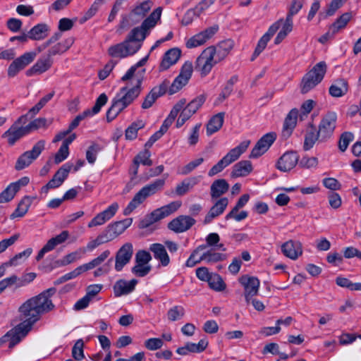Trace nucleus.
Here are the masks:
<instances>
[{"label":"nucleus","instance_id":"72a5a7b5","mask_svg":"<svg viewBox=\"0 0 361 361\" xmlns=\"http://www.w3.org/2000/svg\"><path fill=\"white\" fill-rule=\"evenodd\" d=\"M180 56V51L177 48L168 50L164 55L161 62L159 65V71H164L169 69L171 66L176 63Z\"/></svg>","mask_w":361,"mask_h":361},{"label":"nucleus","instance_id":"0e129e2a","mask_svg":"<svg viewBox=\"0 0 361 361\" xmlns=\"http://www.w3.org/2000/svg\"><path fill=\"white\" fill-rule=\"evenodd\" d=\"M49 124L47 123V120L46 118H38L29 123L26 127L30 134L34 130H37L41 128H47Z\"/></svg>","mask_w":361,"mask_h":361},{"label":"nucleus","instance_id":"09e8293b","mask_svg":"<svg viewBox=\"0 0 361 361\" xmlns=\"http://www.w3.org/2000/svg\"><path fill=\"white\" fill-rule=\"evenodd\" d=\"M145 126L143 121H136L130 124L125 132V136L127 140H135L137 136V131L142 129Z\"/></svg>","mask_w":361,"mask_h":361},{"label":"nucleus","instance_id":"4468645a","mask_svg":"<svg viewBox=\"0 0 361 361\" xmlns=\"http://www.w3.org/2000/svg\"><path fill=\"white\" fill-rule=\"evenodd\" d=\"M73 169V164L69 162L63 165L54 175L52 178L41 188L40 192L47 194L50 189L57 188L66 179L69 172Z\"/></svg>","mask_w":361,"mask_h":361},{"label":"nucleus","instance_id":"9d476101","mask_svg":"<svg viewBox=\"0 0 361 361\" xmlns=\"http://www.w3.org/2000/svg\"><path fill=\"white\" fill-rule=\"evenodd\" d=\"M26 123L27 115H22L3 134L2 137L7 138L10 145H13L21 137L29 134L26 126H24Z\"/></svg>","mask_w":361,"mask_h":361},{"label":"nucleus","instance_id":"6ab92c4d","mask_svg":"<svg viewBox=\"0 0 361 361\" xmlns=\"http://www.w3.org/2000/svg\"><path fill=\"white\" fill-rule=\"evenodd\" d=\"M30 182L27 176L22 177L16 182L10 183L6 189L0 193V203H6L11 201L21 188L26 186Z\"/></svg>","mask_w":361,"mask_h":361},{"label":"nucleus","instance_id":"5fc2aeb1","mask_svg":"<svg viewBox=\"0 0 361 361\" xmlns=\"http://www.w3.org/2000/svg\"><path fill=\"white\" fill-rule=\"evenodd\" d=\"M209 287L216 291H222L226 288V284L222 278L217 274H212L208 281Z\"/></svg>","mask_w":361,"mask_h":361},{"label":"nucleus","instance_id":"4d7b16f0","mask_svg":"<svg viewBox=\"0 0 361 361\" xmlns=\"http://www.w3.org/2000/svg\"><path fill=\"white\" fill-rule=\"evenodd\" d=\"M217 0H202L199 2L193 8L196 13V17H200L201 15L206 13L209 11L210 7Z\"/></svg>","mask_w":361,"mask_h":361},{"label":"nucleus","instance_id":"bb28decb","mask_svg":"<svg viewBox=\"0 0 361 361\" xmlns=\"http://www.w3.org/2000/svg\"><path fill=\"white\" fill-rule=\"evenodd\" d=\"M133 223L132 218H128L109 224L104 230L110 240L122 234Z\"/></svg>","mask_w":361,"mask_h":361},{"label":"nucleus","instance_id":"a19ab883","mask_svg":"<svg viewBox=\"0 0 361 361\" xmlns=\"http://www.w3.org/2000/svg\"><path fill=\"white\" fill-rule=\"evenodd\" d=\"M199 182L197 177H190L184 179L176 187V194L183 196L191 190Z\"/></svg>","mask_w":361,"mask_h":361},{"label":"nucleus","instance_id":"4be33fe9","mask_svg":"<svg viewBox=\"0 0 361 361\" xmlns=\"http://www.w3.org/2000/svg\"><path fill=\"white\" fill-rule=\"evenodd\" d=\"M299 161V156L293 151L285 152L278 160L276 167L282 172H288L295 167Z\"/></svg>","mask_w":361,"mask_h":361},{"label":"nucleus","instance_id":"20e7f679","mask_svg":"<svg viewBox=\"0 0 361 361\" xmlns=\"http://www.w3.org/2000/svg\"><path fill=\"white\" fill-rule=\"evenodd\" d=\"M165 185V179L159 178L143 186L133 197L123 210V214H130L136 208L142 204L147 198L161 191Z\"/></svg>","mask_w":361,"mask_h":361},{"label":"nucleus","instance_id":"e433bc0d","mask_svg":"<svg viewBox=\"0 0 361 361\" xmlns=\"http://www.w3.org/2000/svg\"><path fill=\"white\" fill-rule=\"evenodd\" d=\"M49 31V28L47 25L39 23L27 32V37H29V39L32 40H42L48 36Z\"/></svg>","mask_w":361,"mask_h":361},{"label":"nucleus","instance_id":"aec40b11","mask_svg":"<svg viewBox=\"0 0 361 361\" xmlns=\"http://www.w3.org/2000/svg\"><path fill=\"white\" fill-rule=\"evenodd\" d=\"M276 139V134L274 132L264 135L252 149L250 157L251 158H257L264 154L274 142Z\"/></svg>","mask_w":361,"mask_h":361},{"label":"nucleus","instance_id":"393cba45","mask_svg":"<svg viewBox=\"0 0 361 361\" xmlns=\"http://www.w3.org/2000/svg\"><path fill=\"white\" fill-rule=\"evenodd\" d=\"M282 20H279L272 24L268 29L267 32L259 39L257 47L255 49V51L252 56V60L253 61L256 57H257L266 48L268 42L271 39V38L274 35L276 31L280 28L281 23Z\"/></svg>","mask_w":361,"mask_h":361},{"label":"nucleus","instance_id":"f3484780","mask_svg":"<svg viewBox=\"0 0 361 361\" xmlns=\"http://www.w3.org/2000/svg\"><path fill=\"white\" fill-rule=\"evenodd\" d=\"M239 283L244 288L245 299L248 304L258 294L260 281L257 277L244 275L239 279Z\"/></svg>","mask_w":361,"mask_h":361},{"label":"nucleus","instance_id":"1a4fd4ad","mask_svg":"<svg viewBox=\"0 0 361 361\" xmlns=\"http://www.w3.org/2000/svg\"><path fill=\"white\" fill-rule=\"evenodd\" d=\"M336 123L337 114L336 112L329 111L322 116L317 130L321 142H326L333 136Z\"/></svg>","mask_w":361,"mask_h":361},{"label":"nucleus","instance_id":"f8f14e48","mask_svg":"<svg viewBox=\"0 0 361 361\" xmlns=\"http://www.w3.org/2000/svg\"><path fill=\"white\" fill-rule=\"evenodd\" d=\"M45 142L42 140L38 141L32 148L22 154L17 159L15 169L17 171L23 170L29 166L44 149Z\"/></svg>","mask_w":361,"mask_h":361},{"label":"nucleus","instance_id":"8fccbe9b","mask_svg":"<svg viewBox=\"0 0 361 361\" xmlns=\"http://www.w3.org/2000/svg\"><path fill=\"white\" fill-rule=\"evenodd\" d=\"M352 18L351 13H345L342 14L331 25L330 29L334 34L338 32L341 29L344 28Z\"/></svg>","mask_w":361,"mask_h":361},{"label":"nucleus","instance_id":"de8ad7c7","mask_svg":"<svg viewBox=\"0 0 361 361\" xmlns=\"http://www.w3.org/2000/svg\"><path fill=\"white\" fill-rule=\"evenodd\" d=\"M72 44V39L65 40L61 42H59L52 47H51L47 53L46 54L50 59H52L54 56L57 54H61L66 51Z\"/></svg>","mask_w":361,"mask_h":361},{"label":"nucleus","instance_id":"2eb2a0df","mask_svg":"<svg viewBox=\"0 0 361 361\" xmlns=\"http://www.w3.org/2000/svg\"><path fill=\"white\" fill-rule=\"evenodd\" d=\"M36 56L37 54L35 51H29L16 58L8 68V76L10 78L15 77L20 71L23 70L27 66L31 63Z\"/></svg>","mask_w":361,"mask_h":361},{"label":"nucleus","instance_id":"c9c22d12","mask_svg":"<svg viewBox=\"0 0 361 361\" xmlns=\"http://www.w3.org/2000/svg\"><path fill=\"white\" fill-rule=\"evenodd\" d=\"M298 116V111L296 109H293L290 111L288 114L285 118L283 126V136H290L295 128Z\"/></svg>","mask_w":361,"mask_h":361},{"label":"nucleus","instance_id":"13d9d810","mask_svg":"<svg viewBox=\"0 0 361 361\" xmlns=\"http://www.w3.org/2000/svg\"><path fill=\"white\" fill-rule=\"evenodd\" d=\"M220 240V237L216 233H211L208 234L206 237V245L207 247H214L216 246L219 250L221 251H226V248L224 247V244H219Z\"/></svg>","mask_w":361,"mask_h":361},{"label":"nucleus","instance_id":"423d86ee","mask_svg":"<svg viewBox=\"0 0 361 361\" xmlns=\"http://www.w3.org/2000/svg\"><path fill=\"white\" fill-rule=\"evenodd\" d=\"M250 144V140H244L237 147L231 149L221 159L214 165L208 171V176L212 177L221 172L226 167L238 159L248 148Z\"/></svg>","mask_w":361,"mask_h":361},{"label":"nucleus","instance_id":"c85d7f7f","mask_svg":"<svg viewBox=\"0 0 361 361\" xmlns=\"http://www.w3.org/2000/svg\"><path fill=\"white\" fill-rule=\"evenodd\" d=\"M53 64L52 59H50L47 54L39 57L37 62L26 71L27 76L33 75H39L48 71Z\"/></svg>","mask_w":361,"mask_h":361},{"label":"nucleus","instance_id":"7c9ffc66","mask_svg":"<svg viewBox=\"0 0 361 361\" xmlns=\"http://www.w3.org/2000/svg\"><path fill=\"white\" fill-rule=\"evenodd\" d=\"M228 204V200L227 197H222L217 200L206 214L204 219V224H208L211 223L214 219L221 215L224 212Z\"/></svg>","mask_w":361,"mask_h":361},{"label":"nucleus","instance_id":"2f4dec72","mask_svg":"<svg viewBox=\"0 0 361 361\" xmlns=\"http://www.w3.org/2000/svg\"><path fill=\"white\" fill-rule=\"evenodd\" d=\"M185 103H186V99H181L173 106L169 114L166 118V119L164 121L162 125L161 126L159 130H158L163 135L167 132L169 127L172 125V123L175 121L176 116L180 113V111L183 109V107L185 106Z\"/></svg>","mask_w":361,"mask_h":361},{"label":"nucleus","instance_id":"a18cd8bd","mask_svg":"<svg viewBox=\"0 0 361 361\" xmlns=\"http://www.w3.org/2000/svg\"><path fill=\"white\" fill-rule=\"evenodd\" d=\"M86 250L84 247H80L77 250L72 252L65 255L59 262L60 266H66L75 262H77L82 258L85 254Z\"/></svg>","mask_w":361,"mask_h":361},{"label":"nucleus","instance_id":"680f3d73","mask_svg":"<svg viewBox=\"0 0 361 361\" xmlns=\"http://www.w3.org/2000/svg\"><path fill=\"white\" fill-rule=\"evenodd\" d=\"M208 341L205 338H202L197 343H187V348L189 349L190 353H202L208 346Z\"/></svg>","mask_w":361,"mask_h":361},{"label":"nucleus","instance_id":"c756f323","mask_svg":"<svg viewBox=\"0 0 361 361\" xmlns=\"http://www.w3.org/2000/svg\"><path fill=\"white\" fill-rule=\"evenodd\" d=\"M137 279H132L129 281L124 279L118 280L114 285V293L115 297H121L131 293L137 284Z\"/></svg>","mask_w":361,"mask_h":361},{"label":"nucleus","instance_id":"412c9836","mask_svg":"<svg viewBox=\"0 0 361 361\" xmlns=\"http://www.w3.org/2000/svg\"><path fill=\"white\" fill-rule=\"evenodd\" d=\"M133 255V246L131 243L123 245L117 251L115 257V269L121 271L130 262Z\"/></svg>","mask_w":361,"mask_h":361},{"label":"nucleus","instance_id":"473e14b6","mask_svg":"<svg viewBox=\"0 0 361 361\" xmlns=\"http://www.w3.org/2000/svg\"><path fill=\"white\" fill-rule=\"evenodd\" d=\"M149 250L153 253L154 258L158 260L162 267H167L170 264V257L164 245L152 243Z\"/></svg>","mask_w":361,"mask_h":361},{"label":"nucleus","instance_id":"5701e85b","mask_svg":"<svg viewBox=\"0 0 361 361\" xmlns=\"http://www.w3.org/2000/svg\"><path fill=\"white\" fill-rule=\"evenodd\" d=\"M118 204L112 203L105 210L97 214L87 224L88 228L96 227L104 224L110 220L117 212Z\"/></svg>","mask_w":361,"mask_h":361},{"label":"nucleus","instance_id":"ea45409f","mask_svg":"<svg viewBox=\"0 0 361 361\" xmlns=\"http://www.w3.org/2000/svg\"><path fill=\"white\" fill-rule=\"evenodd\" d=\"M252 171V166L250 161L243 160L235 164L231 171L232 177H243L246 176Z\"/></svg>","mask_w":361,"mask_h":361},{"label":"nucleus","instance_id":"6e6552de","mask_svg":"<svg viewBox=\"0 0 361 361\" xmlns=\"http://www.w3.org/2000/svg\"><path fill=\"white\" fill-rule=\"evenodd\" d=\"M181 206V202L179 201L171 202L169 204L164 205L160 208L154 210L140 223V227L142 228H147L154 223L164 219L165 217L171 215L176 212Z\"/></svg>","mask_w":361,"mask_h":361},{"label":"nucleus","instance_id":"774afa93","mask_svg":"<svg viewBox=\"0 0 361 361\" xmlns=\"http://www.w3.org/2000/svg\"><path fill=\"white\" fill-rule=\"evenodd\" d=\"M206 100L203 94H200L189 102L186 106L188 107L194 114L203 105Z\"/></svg>","mask_w":361,"mask_h":361},{"label":"nucleus","instance_id":"f257e3e1","mask_svg":"<svg viewBox=\"0 0 361 361\" xmlns=\"http://www.w3.org/2000/svg\"><path fill=\"white\" fill-rule=\"evenodd\" d=\"M55 288H49L39 295L32 297L23 302L18 308L23 322L11 329L2 338L4 342L9 343L10 348L18 343L30 331L32 325L37 322L41 314L52 310L54 307L51 296Z\"/></svg>","mask_w":361,"mask_h":361},{"label":"nucleus","instance_id":"dca6fc26","mask_svg":"<svg viewBox=\"0 0 361 361\" xmlns=\"http://www.w3.org/2000/svg\"><path fill=\"white\" fill-rule=\"evenodd\" d=\"M218 30V25H213L204 29L189 38L185 42L186 47L192 49L204 44L217 32Z\"/></svg>","mask_w":361,"mask_h":361},{"label":"nucleus","instance_id":"49530a36","mask_svg":"<svg viewBox=\"0 0 361 361\" xmlns=\"http://www.w3.org/2000/svg\"><path fill=\"white\" fill-rule=\"evenodd\" d=\"M207 249V245H199L190 255L185 262L188 267H193L197 264L203 262L202 251Z\"/></svg>","mask_w":361,"mask_h":361},{"label":"nucleus","instance_id":"f704fd0d","mask_svg":"<svg viewBox=\"0 0 361 361\" xmlns=\"http://www.w3.org/2000/svg\"><path fill=\"white\" fill-rule=\"evenodd\" d=\"M36 199V197H31L28 195L24 196L18 204L16 209L10 215L11 219L16 218H21L24 216L29 210L32 202Z\"/></svg>","mask_w":361,"mask_h":361},{"label":"nucleus","instance_id":"bf43d9fd","mask_svg":"<svg viewBox=\"0 0 361 361\" xmlns=\"http://www.w3.org/2000/svg\"><path fill=\"white\" fill-rule=\"evenodd\" d=\"M151 269L152 267L149 264L135 262V264L133 267L131 271L137 277H144L150 272Z\"/></svg>","mask_w":361,"mask_h":361},{"label":"nucleus","instance_id":"338daca9","mask_svg":"<svg viewBox=\"0 0 361 361\" xmlns=\"http://www.w3.org/2000/svg\"><path fill=\"white\" fill-rule=\"evenodd\" d=\"M298 163L300 167L309 169L317 167L318 159L314 157L304 156Z\"/></svg>","mask_w":361,"mask_h":361},{"label":"nucleus","instance_id":"3c124183","mask_svg":"<svg viewBox=\"0 0 361 361\" xmlns=\"http://www.w3.org/2000/svg\"><path fill=\"white\" fill-rule=\"evenodd\" d=\"M185 308L181 305H175L171 307L166 314L167 319L170 322L180 320L185 315Z\"/></svg>","mask_w":361,"mask_h":361},{"label":"nucleus","instance_id":"a211bd4d","mask_svg":"<svg viewBox=\"0 0 361 361\" xmlns=\"http://www.w3.org/2000/svg\"><path fill=\"white\" fill-rule=\"evenodd\" d=\"M137 52V47L132 46L126 39L121 43L112 45L108 49L109 56L119 59L133 56Z\"/></svg>","mask_w":361,"mask_h":361},{"label":"nucleus","instance_id":"6e6d98bb","mask_svg":"<svg viewBox=\"0 0 361 361\" xmlns=\"http://www.w3.org/2000/svg\"><path fill=\"white\" fill-rule=\"evenodd\" d=\"M32 252V248H27L24 251L16 254L13 257H12L8 262H6V264H9L10 267L17 266L20 263V260L25 261L26 259H27Z\"/></svg>","mask_w":361,"mask_h":361},{"label":"nucleus","instance_id":"69168bd1","mask_svg":"<svg viewBox=\"0 0 361 361\" xmlns=\"http://www.w3.org/2000/svg\"><path fill=\"white\" fill-rule=\"evenodd\" d=\"M84 342L82 339H78L74 344L72 349V356L76 360H81L84 358Z\"/></svg>","mask_w":361,"mask_h":361},{"label":"nucleus","instance_id":"f03ea898","mask_svg":"<svg viewBox=\"0 0 361 361\" xmlns=\"http://www.w3.org/2000/svg\"><path fill=\"white\" fill-rule=\"evenodd\" d=\"M142 80L138 79L131 87H121L111 101V105L106 112L108 122L112 121L121 111L130 105L140 94Z\"/></svg>","mask_w":361,"mask_h":361},{"label":"nucleus","instance_id":"0eeeda50","mask_svg":"<svg viewBox=\"0 0 361 361\" xmlns=\"http://www.w3.org/2000/svg\"><path fill=\"white\" fill-rule=\"evenodd\" d=\"M326 69V63L324 61H320L307 72L302 80V93L305 94L308 92L321 82L325 75Z\"/></svg>","mask_w":361,"mask_h":361},{"label":"nucleus","instance_id":"864d4df0","mask_svg":"<svg viewBox=\"0 0 361 361\" xmlns=\"http://www.w3.org/2000/svg\"><path fill=\"white\" fill-rule=\"evenodd\" d=\"M102 149L100 145L92 142L86 151V159L89 164H93L97 157V154Z\"/></svg>","mask_w":361,"mask_h":361},{"label":"nucleus","instance_id":"9b49d317","mask_svg":"<svg viewBox=\"0 0 361 361\" xmlns=\"http://www.w3.org/2000/svg\"><path fill=\"white\" fill-rule=\"evenodd\" d=\"M208 47L204 49L195 62V70L200 73L202 77L207 76L219 62Z\"/></svg>","mask_w":361,"mask_h":361},{"label":"nucleus","instance_id":"a878e982","mask_svg":"<svg viewBox=\"0 0 361 361\" xmlns=\"http://www.w3.org/2000/svg\"><path fill=\"white\" fill-rule=\"evenodd\" d=\"M233 41L231 39H226L220 42L215 46L208 47L209 49H211V52H213V55L216 58V61L219 63L224 61L230 51L233 48Z\"/></svg>","mask_w":361,"mask_h":361},{"label":"nucleus","instance_id":"c03bdc74","mask_svg":"<svg viewBox=\"0 0 361 361\" xmlns=\"http://www.w3.org/2000/svg\"><path fill=\"white\" fill-rule=\"evenodd\" d=\"M317 140L321 142L320 136H319L318 131L312 126L311 128L307 130L305 135L303 149L308 151L313 147Z\"/></svg>","mask_w":361,"mask_h":361},{"label":"nucleus","instance_id":"603ef678","mask_svg":"<svg viewBox=\"0 0 361 361\" xmlns=\"http://www.w3.org/2000/svg\"><path fill=\"white\" fill-rule=\"evenodd\" d=\"M109 241H111L110 239L109 238L105 231H104L102 233L98 235L95 239L89 241L87 244L86 248L85 249V250L92 251L98 246Z\"/></svg>","mask_w":361,"mask_h":361},{"label":"nucleus","instance_id":"7ed1b4c3","mask_svg":"<svg viewBox=\"0 0 361 361\" xmlns=\"http://www.w3.org/2000/svg\"><path fill=\"white\" fill-rule=\"evenodd\" d=\"M162 13L161 7H157L145 19L140 26L131 30L126 40L133 47H137V51L141 48L142 42L153 29L157 23L160 21Z\"/></svg>","mask_w":361,"mask_h":361},{"label":"nucleus","instance_id":"ddd939ff","mask_svg":"<svg viewBox=\"0 0 361 361\" xmlns=\"http://www.w3.org/2000/svg\"><path fill=\"white\" fill-rule=\"evenodd\" d=\"M192 64L191 62H185L179 73V75L174 79L169 89V94H173L183 88L189 81L192 73Z\"/></svg>","mask_w":361,"mask_h":361},{"label":"nucleus","instance_id":"37998d69","mask_svg":"<svg viewBox=\"0 0 361 361\" xmlns=\"http://www.w3.org/2000/svg\"><path fill=\"white\" fill-rule=\"evenodd\" d=\"M202 253L203 262L207 264H214L219 262H222L226 258L225 254L218 252L214 248H210L207 250H204Z\"/></svg>","mask_w":361,"mask_h":361},{"label":"nucleus","instance_id":"cd10ccee","mask_svg":"<svg viewBox=\"0 0 361 361\" xmlns=\"http://www.w3.org/2000/svg\"><path fill=\"white\" fill-rule=\"evenodd\" d=\"M281 252L286 257L295 260L302 254V244L299 241L290 240L281 245Z\"/></svg>","mask_w":361,"mask_h":361},{"label":"nucleus","instance_id":"052dcab7","mask_svg":"<svg viewBox=\"0 0 361 361\" xmlns=\"http://www.w3.org/2000/svg\"><path fill=\"white\" fill-rule=\"evenodd\" d=\"M151 152L149 149H145V150L140 152L134 158L135 161L138 164H142L144 166H152V161L150 159Z\"/></svg>","mask_w":361,"mask_h":361},{"label":"nucleus","instance_id":"e2e57ef3","mask_svg":"<svg viewBox=\"0 0 361 361\" xmlns=\"http://www.w3.org/2000/svg\"><path fill=\"white\" fill-rule=\"evenodd\" d=\"M354 139V135L352 133L345 132L341 134L338 141V148L341 152H345L350 142Z\"/></svg>","mask_w":361,"mask_h":361},{"label":"nucleus","instance_id":"4c0bfd02","mask_svg":"<svg viewBox=\"0 0 361 361\" xmlns=\"http://www.w3.org/2000/svg\"><path fill=\"white\" fill-rule=\"evenodd\" d=\"M348 91V83L346 80L340 78L335 80L330 86L329 92L334 97H341Z\"/></svg>","mask_w":361,"mask_h":361},{"label":"nucleus","instance_id":"58836bf2","mask_svg":"<svg viewBox=\"0 0 361 361\" xmlns=\"http://www.w3.org/2000/svg\"><path fill=\"white\" fill-rule=\"evenodd\" d=\"M229 189V184L225 179L214 180L210 187V195L212 199H216L225 194Z\"/></svg>","mask_w":361,"mask_h":361},{"label":"nucleus","instance_id":"b1692460","mask_svg":"<svg viewBox=\"0 0 361 361\" xmlns=\"http://www.w3.org/2000/svg\"><path fill=\"white\" fill-rule=\"evenodd\" d=\"M195 222L196 221L190 216L180 215L171 221L168 228L177 233H183L189 230Z\"/></svg>","mask_w":361,"mask_h":361},{"label":"nucleus","instance_id":"39448f33","mask_svg":"<svg viewBox=\"0 0 361 361\" xmlns=\"http://www.w3.org/2000/svg\"><path fill=\"white\" fill-rule=\"evenodd\" d=\"M153 6V2L151 0H146L137 3L128 14H122L118 27L121 30L128 28L129 27L137 24L144 18L150 11Z\"/></svg>","mask_w":361,"mask_h":361},{"label":"nucleus","instance_id":"79ce46f5","mask_svg":"<svg viewBox=\"0 0 361 361\" xmlns=\"http://www.w3.org/2000/svg\"><path fill=\"white\" fill-rule=\"evenodd\" d=\"M224 112L219 113L212 116L207 124V134L211 135L217 132L223 126L224 121Z\"/></svg>","mask_w":361,"mask_h":361}]
</instances>
